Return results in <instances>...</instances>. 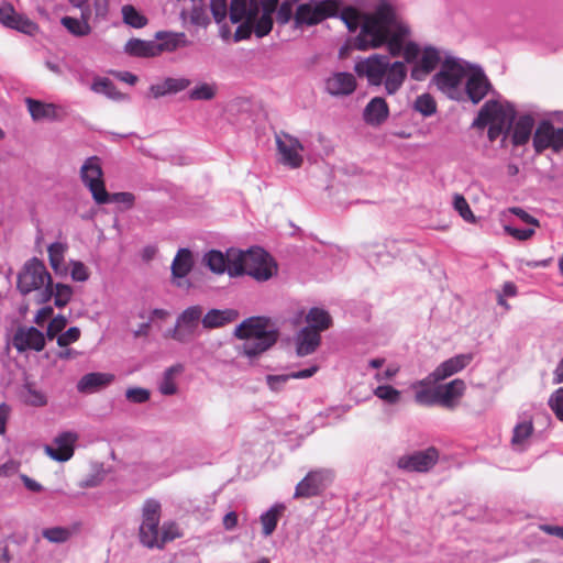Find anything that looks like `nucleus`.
<instances>
[{
  "label": "nucleus",
  "mask_w": 563,
  "mask_h": 563,
  "mask_svg": "<svg viewBox=\"0 0 563 563\" xmlns=\"http://www.w3.org/2000/svg\"><path fill=\"white\" fill-rule=\"evenodd\" d=\"M409 33L408 25L396 9L389 2L382 1L375 8V13L364 20L362 31L355 38V47L367 51L386 45L391 56L402 53L407 63H417L422 52L415 42H406Z\"/></svg>",
  "instance_id": "nucleus-1"
},
{
  "label": "nucleus",
  "mask_w": 563,
  "mask_h": 563,
  "mask_svg": "<svg viewBox=\"0 0 563 563\" xmlns=\"http://www.w3.org/2000/svg\"><path fill=\"white\" fill-rule=\"evenodd\" d=\"M202 262L214 274L227 272L231 277L249 275L257 282H266L277 274V264L261 247L249 251L229 249L225 254L211 250L205 254Z\"/></svg>",
  "instance_id": "nucleus-2"
},
{
  "label": "nucleus",
  "mask_w": 563,
  "mask_h": 563,
  "mask_svg": "<svg viewBox=\"0 0 563 563\" xmlns=\"http://www.w3.org/2000/svg\"><path fill=\"white\" fill-rule=\"evenodd\" d=\"M354 71L360 77H365L369 86L384 85L388 95L396 93L407 77L405 63L390 62L389 57L383 54L358 59L354 65Z\"/></svg>",
  "instance_id": "nucleus-3"
},
{
  "label": "nucleus",
  "mask_w": 563,
  "mask_h": 563,
  "mask_svg": "<svg viewBox=\"0 0 563 563\" xmlns=\"http://www.w3.org/2000/svg\"><path fill=\"white\" fill-rule=\"evenodd\" d=\"M234 334L243 340L239 346L242 354L254 357L267 351L277 340V332L268 319L252 317L239 324Z\"/></svg>",
  "instance_id": "nucleus-4"
},
{
  "label": "nucleus",
  "mask_w": 563,
  "mask_h": 563,
  "mask_svg": "<svg viewBox=\"0 0 563 563\" xmlns=\"http://www.w3.org/2000/svg\"><path fill=\"white\" fill-rule=\"evenodd\" d=\"M515 117L516 110L510 102L492 99L486 101L481 108L478 115L473 122V126L478 129L488 126L489 141L494 142L500 137L501 144H504Z\"/></svg>",
  "instance_id": "nucleus-5"
},
{
  "label": "nucleus",
  "mask_w": 563,
  "mask_h": 563,
  "mask_svg": "<svg viewBox=\"0 0 563 563\" xmlns=\"http://www.w3.org/2000/svg\"><path fill=\"white\" fill-rule=\"evenodd\" d=\"M466 63L460 58L448 56L440 71L433 76L432 82L449 98L460 100L463 96L462 85L467 75Z\"/></svg>",
  "instance_id": "nucleus-6"
},
{
  "label": "nucleus",
  "mask_w": 563,
  "mask_h": 563,
  "mask_svg": "<svg viewBox=\"0 0 563 563\" xmlns=\"http://www.w3.org/2000/svg\"><path fill=\"white\" fill-rule=\"evenodd\" d=\"M161 504L155 499H147L142 509V523L140 526V541L147 548H162L167 541L175 539V534H169L165 529L161 531Z\"/></svg>",
  "instance_id": "nucleus-7"
},
{
  "label": "nucleus",
  "mask_w": 563,
  "mask_h": 563,
  "mask_svg": "<svg viewBox=\"0 0 563 563\" xmlns=\"http://www.w3.org/2000/svg\"><path fill=\"white\" fill-rule=\"evenodd\" d=\"M338 0H309L297 7L294 16L295 27L319 24L339 12Z\"/></svg>",
  "instance_id": "nucleus-8"
},
{
  "label": "nucleus",
  "mask_w": 563,
  "mask_h": 563,
  "mask_svg": "<svg viewBox=\"0 0 563 563\" xmlns=\"http://www.w3.org/2000/svg\"><path fill=\"white\" fill-rule=\"evenodd\" d=\"M260 13L258 0H232L230 4V21L233 24L240 23L235 33L234 42L249 38L254 32L253 22Z\"/></svg>",
  "instance_id": "nucleus-9"
},
{
  "label": "nucleus",
  "mask_w": 563,
  "mask_h": 563,
  "mask_svg": "<svg viewBox=\"0 0 563 563\" xmlns=\"http://www.w3.org/2000/svg\"><path fill=\"white\" fill-rule=\"evenodd\" d=\"M71 296L73 288L66 284H53L44 264L37 261V301L47 302L54 299V305L63 308L70 301Z\"/></svg>",
  "instance_id": "nucleus-10"
},
{
  "label": "nucleus",
  "mask_w": 563,
  "mask_h": 563,
  "mask_svg": "<svg viewBox=\"0 0 563 563\" xmlns=\"http://www.w3.org/2000/svg\"><path fill=\"white\" fill-rule=\"evenodd\" d=\"M80 178L96 203H109L110 194L106 190L101 159L98 156H90L84 162L80 167Z\"/></svg>",
  "instance_id": "nucleus-11"
},
{
  "label": "nucleus",
  "mask_w": 563,
  "mask_h": 563,
  "mask_svg": "<svg viewBox=\"0 0 563 563\" xmlns=\"http://www.w3.org/2000/svg\"><path fill=\"white\" fill-rule=\"evenodd\" d=\"M202 308L200 306H190L185 309L176 320V324L170 330V336L177 342L188 343L198 334L199 323L202 319Z\"/></svg>",
  "instance_id": "nucleus-12"
},
{
  "label": "nucleus",
  "mask_w": 563,
  "mask_h": 563,
  "mask_svg": "<svg viewBox=\"0 0 563 563\" xmlns=\"http://www.w3.org/2000/svg\"><path fill=\"white\" fill-rule=\"evenodd\" d=\"M532 143L537 153L549 148L559 153L563 150V128H555L549 120H542L534 131Z\"/></svg>",
  "instance_id": "nucleus-13"
},
{
  "label": "nucleus",
  "mask_w": 563,
  "mask_h": 563,
  "mask_svg": "<svg viewBox=\"0 0 563 563\" xmlns=\"http://www.w3.org/2000/svg\"><path fill=\"white\" fill-rule=\"evenodd\" d=\"M278 161L291 169L299 168L303 163V146L298 139L288 133L276 134Z\"/></svg>",
  "instance_id": "nucleus-14"
},
{
  "label": "nucleus",
  "mask_w": 563,
  "mask_h": 563,
  "mask_svg": "<svg viewBox=\"0 0 563 563\" xmlns=\"http://www.w3.org/2000/svg\"><path fill=\"white\" fill-rule=\"evenodd\" d=\"M439 453L434 448L406 454L397 460V467L405 472H428L438 462Z\"/></svg>",
  "instance_id": "nucleus-15"
},
{
  "label": "nucleus",
  "mask_w": 563,
  "mask_h": 563,
  "mask_svg": "<svg viewBox=\"0 0 563 563\" xmlns=\"http://www.w3.org/2000/svg\"><path fill=\"white\" fill-rule=\"evenodd\" d=\"M77 440L76 432L65 431L59 433L51 444H46L44 451L52 460L66 462L73 457Z\"/></svg>",
  "instance_id": "nucleus-16"
},
{
  "label": "nucleus",
  "mask_w": 563,
  "mask_h": 563,
  "mask_svg": "<svg viewBox=\"0 0 563 563\" xmlns=\"http://www.w3.org/2000/svg\"><path fill=\"white\" fill-rule=\"evenodd\" d=\"M77 440L76 432L65 431L59 433L51 444H46L44 451L52 460L66 462L73 457Z\"/></svg>",
  "instance_id": "nucleus-17"
},
{
  "label": "nucleus",
  "mask_w": 563,
  "mask_h": 563,
  "mask_svg": "<svg viewBox=\"0 0 563 563\" xmlns=\"http://www.w3.org/2000/svg\"><path fill=\"white\" fill-rule=\"evenodd\" d=\"M332 481V472L319 470L309 472L296 486L295 497H311L318 495Z\"/></svg>",
  "instance_id": "nucleus-18"
},
{
  "label": "nucleus",
  "mask_w": 563,
  "mask_h": 563,
  "mask_svg": "<svg viewBox=\"0 0 563 563\" xmlns=\"http://www.w3.org/2000/svg\"><path fill=\"white\" fill-rule=\"evenodd\" d=\"M0 23L24 34L33 35L35 32V23L26 19L24 15L16 13L13 5L8 2H2L0 4Z\"/></svg>",
  "instance_id": "nucleus-19"
},
{
  "label": "nucleus",
  "mask_w": 563,
  "mask_h": 563,
  "mask_svg": "<svg viewBox=\"0 0 563 563\" xmlns=\"http://www.w3.org/2000/svg\"><path fill=\"white\" fill-rule=\"evenodd\" d=\"M356 78L353 74L336 71L325 79L324 89L331 96L343 97L352 95L356 89Z\"/></svg>",
  "instance_id": "nucleus-20"
},
{
  "label": "nucleus",
  "mask_w": 563,
  "mask_h": 563,
  "mask_svg": "<svg viewBox=\"0 0 563 563\" xmlns=\"http://www.w3.org/2000/svg\"><path fill=\"white\" fill-rule=\"evenodd\" d=\"M473 360V354H459L444 362H442L430 375L429 378L433 382L443 380L462 369H464Z\"/></svg>",
  "instance_id": "nucleus-21"
},
{
  "label": "nucleus",
  "mask_w": 563,
  "mask_h": 563,
  "mask_svg": "<svg viewBox=\"0 0 563 563\" xmlns=\"http://www.w3.org/2000/svg\"><path fill=\"white\" fill-rule=\"evenodd\" d=\"M441 60L440 52L433 47H426L420 58L411 69V77L415 80H424L426 77L438 66Z\"/></svg>",
  "instance_id": "nucleus-22"
},
{
  "label": "nucleus",
  "mask_w": 563,
  "mask_h": 563,
  "mask_svg": "<svg viewBox=\"0 0 563 563\" xmlns=\"http://www.w3.org/2000/svg\"><path fill=\"white\" fill-rule=\"evenodd\" d=\"M490 89V82L482 69H474L466 79L465 91L473 103H478Z\"/></svg>",
  "instance_id": "nucleus-23"
},
{
  "label": "nucleus",
  "mask_w": 563,
  "mask_h": 563,
  "mask_svg": "<svg viewBox=\"0 0 563 563\" xmlns=\"http://www.w3.org/2000/svg\"><path fill=\"white\" fill-rule=\"evenodd\" d=\"M260 13L253 22L254 33L257 37L267 35L273 27V13L276 10L278 0H258Z\"/></svg>",
  "instance_id": "nucleus-24"
},
{
  "label": "nucleus",
  "mask_w": 563,
  "mask_h": 563,
  "mask_svg": "<svg viewBox=\"0 0 563 563\" xmlns=\"http://www.w3.org/2000/svg\"><path fill=\"white\" fill-rule=\"evenodd\" d=\"M389 115L387 102L382 97H374L364 108L363 119L373 126L384 123Z\"/></svg>",
  "instance_id": "nucleus-25"
},
{
  "label": "nucleus",
  "mask_w": 563,
  "mask_h": 563,
  "mask_svg": "<svg viewBox=\"0 0 563 563\" xmlns=\"http://www.w3.org/2000/svg\"><path fill=\"white\" fill-rule=\"evenodd\" d=\"M114 380V375L110 373H88L77 383V389L82 394H92L107 387Z\"/></svg>",
  "instance_id": "nucleus-26"
},
{
  "label": "nucleus",
  "mask_w": 563,
  "mask_h": 563,
  "mask_svg": "<svg viewBox=\"0 0 563 563\" xmlns=\"http://www.w3.org/2000/svg\"><path fill=\"white\" fill-rule=\"evenodd\" d=\"M465 383L462 379H454L448 384L437 387L439 405L452 408L456 400L463 395Z\"/></svg>",
  "instance_id": "nucleus-27"
},
{
  "label": "nucleus",
  "mask_w": 563,
  "mask_h": 563,
  "mask_svg": "<svg viewBox=\"0 0 563 563\" xmlns=\"http://www.w3.org/2000/svg\"><path fill=\"white\" fill-rule=\"evenodd\" d=\"M191 81L185 77H168L159 84L152 85L150 91L154 98H161L166 95L177 93L190 86Z\"/></svg>",
  "instance_id": "nucleus-28"
},
{
  "label": "nucleus",
  "mask_w": 563,
  "mask_h": 563,
  "mask_svg": "<svg viewBox=\"0 0 563 563\" xmlns=\"http://www.w3.org/2000/svg\"><path fill=\"white\" fill-rule=\"evenodd\" d=\"M239 313L234 309H211L201 319L205 329L221 328L236 320Z\"/></svg>",
  "instance_id": "nucleus-29"
},
{
  "label": "nucleus",
  "mask_w": 563,
  "mask_h": 563,
  "mask_svg": "<svg viewBox=\"0 0 563 563\" xmlns=\"http://www.w3.org/2000/svg\"><path fill=\"white\" fill-rule=\"evenodd\" d=\"M533 433V423L531 419L519 421L512 430L511 446L515 451L522 452L530 445Z\"/></svg>",
  "instance_id": "nucleus-30"
},
{
  "label": "nucleus",
  "mask_w": 563,
  "mask_h": 563,
  "mask_svg": "<svg viewBox=\"0 0 563 563\" xmlns=\"http://www.w3.org/2000/svg\"><path fill=\"white\" fill-rule=\"evenodd\" d=\"M67 250V243L63 242H54L47 247L49 265L58 276H66L68 273V266L65 262V254Z\"/></svg>",
  "instance_id": "nucleus-31"
},
{
  "label": "nucleus",
  "mask_w": 563,
  "mask_h": 563,
  "mask_svg": "<svg viewBox=\"0 0 563 563\" xmlns=\"http://www.w3.org/2000/svg\"><path fill=\"white\" fill-rule=\"evenodd\" d=\"M124 52L134 57H155L159 55L156 41L131 38L124 45Z\"/></svg>",
  "instance_id": "nucleus-32"
},
{
  "label": "nucleus",
  "mask_w": 563,
  "mask_h": 563,
  "mask_svg": "<svg viewBox=\"0 0 563 563\" xmlns=\"http://www.w3.org/2000/svg\"><path fill=\"white\" fill-rule=\"evenodd\" d=\"M534 118L531 114L520 115L512 129V143L516 146L525 145L531 137Z\"/></svg>",
  "instance_id": "nucleus-33"
},
{
  "label": "nucleus",
  "mask_w": 563,
  "mask_h": 563,
  "mask_svg": "<svg viewBox=\"0 0 563 563\" xmlns=\"http://www.w3.org/2000/svg\"><path fill=\"white\" fill-rule=\"evenodd\" d=\"M184 372V365L180 363L167 367L158 383V390L164 396H173L177 393V377Z\"/></svg>",
  "instance_id": "nucleus-34"
},
{
  "label": "nucleus",
  "mask_w": 563,
  "mask_h": 563,
  "mask_svg": "<svg viewBox=\"0 0 563 563\" xmlns=\"http://www.w3.org/2000/svg\"><path fill=\"white\" fill-rule=\"evenodd\" d=\"M320 344V334L311 328H303L297 336V354L306 356L314 352Z\"/></svg>",
  "instance_id": "nucleus-35"
},
{
  "label": "nucleus",
  "mask_w": 563,
  "mask_h": 563,
  "mask_svg": "<svg viewBox=\"0 0 563 563\" xmlns=\"http://www.w3.org/2000/svg\"><path fill=\"white\" fill-rule=\"evenodd\" d=\"M16 287L22 295H27L35 290V256L27 260L22 271L18 274Z\"/></svg>",
  "instance_id": "nucleus-36"
},
{
  "label": "nucleus",
  "mask_w": 563,
  "mask_h": 563,
  "mask_svg": "<svg viewBox=\"0 0 563 563\" xmlns=\"http://www.w3.org/2000/svg\"><path fill=\"white\" fill-rule=\"evenodd\" d=\"M434 383L429 376L424 379L418 380L411 385V388L416 390L415 400L422 406H433L439 404L437 388L431 390L427 386Z\"/></svg>",
  "instance_id": "nucleus-37"
},
{
  "label": "nucleus",
  "mask_w": 563,
  "mask_h": 563,
  "mask_svg": "<svg viewBox=\"0 0 563 563\" xmlns=\"http://www.w3.org/2000/svg\"><path fill=\"white\" fill-rule=\"evenodd\" d=\"M90 18L89 9H80V19L64 16L62 24L74 35L84 36L90 33L88 20Z\"/></svg>",
  "instance_id": "nucleus-38"
},
{
  "label": "nucleus",
  "mask_w": 563,
  "mask_h": 563,
  "mask_svg": "<svg viewBox=\"0 0 563 563\" xmlns=\"http://www.w3.org/2000/svg\"><path fill=\"white\" fill-rule=\"evenodd\" d=\"M194 265L192 254L188 249H180L172 263L174 278H184L191 271Z\"/></svg>",
  "instance_id": "nucleus-39"
},
{
  "label": "nucleus",
  "mask_w": 563,
  "mask_h": 563,
  "mask_svg": "<svg viewBox=\"0 0 563 563\" xmlns=\"http://www.w3.org/2000/svg\"><path fill=\"white\" fill-rule=\"evenodd\" d=\"M67 319L63 314L54 317L47 325L46 333H42L37 330V352L42 351L45 346L46 339H56L65 329Z\"/></svg>",
  "instance_id": "nucleus-40"
},
{
  "label": "nucleus",
  "mask_w": 563,
  "mask_h": 563,
  "mask_svg": "<svg viewBox=\"0 0 563 563\" xmlns=\"http://www.w3.org/2000/svg\"><path fill=\"white\" fill-rule=\"evenodd\" d=\"M11 344L19 351L25 352L26 350L35 349V327H20L16 329Z\"/></svg>",
  "instance_id": "nucleus-41"
},
{
  "label": "nucleus",
  "mask_w": 563,
  "mask_h": 563,
  "mask_svg": "<svg viewBox=\"0 0 563 563\" xmlns=\"http://www.w3.org/2000/svg\"><path fill=\"white\" fill-rule=\"evenodd\" d=\"M156 45L159 49V55L164 52H174L181 45L185 38L184 33H172L159 31L155 34Z\"/></svg>",
  "instance_id": "nucleus-42"
},
{
  "label": "nucleus",
  "mask_w": 563,
  "mask_h": 563,
  "mask_svg": "<svg viewBox=\"0 0 563 563\" xmlns=\"http://www.w3.org/2000/svg\"><path fill=\"white\" fill-rule=\"evenodd\" d=\"M284 509L285 506L283 504H276L261 515L260 519L263 527V534L265 537H268L274 532Z\"/></svg>",
  "instance_id": "nucleus-43"
},
{
  "label": "nucleus",
  "mask_w": 563,
  "mask_h": 563,
  "mask_svg": "<svg viewBox=\"0 0 563 563\" xmlns=\"http://www.w3.org/2000/svg\"><path fill=\"white\" fill-rule=\"evenodd\" d=\"M218 91L216 82H199L189 92L188 98L194 101L212 100Z\"/></svg>",
  "instance_id": "nucleus-44"
},
{
  "label": "nucleus",
  "mask_w": 563,
  "mask_h": 563,
  "mask_svg": "<svg viewBox=\"0 0 563 563\" xmlns=\"http://www.w3.org/2000/svg\"><path fill=\"white\" fill-rule=\"evenodd\" d=\"M308 328L316 330L317 332L328 329L331 324V318L329 313L320 308H312L307 314Z\"/></svg>",
  "instance_id": "nucleus-45"
},
{
  "label": "nucleus",
  "mask_w": 563,
  "mask_h": 563,
  "mask_svg": "<svg viewBox=\"0 0 563 563\" xmlns=\"http://www.w3.org/2000/svg\"><path fill=\"white\" fill-rule=\"evenodd\" d=\"M375 13V10L371 13H360L354 8H345L341 12V19L347 26L350 31H355L360 26V32L362 31V26L364 20Z\"/></svg>",
  "instance_id": "nucleus-46"
},
{
  "label": "nucleus",
  "mask_w": 563,
  "mask_h": 563,
  "mask_svg": "<svg viewBox=\"0 0 563 563\" xmlns=\"http://www.w3.org/2000/svg\"><path fill=\"white\" fill-rule=\"evenodd\" d=\"M91 89L96 93H102L113 100L124 99V95L117 90L115 86L109 78H97L92 82Z\"/></svg>",
  "instance_id": "nucleus-47"
},
{
  "label": "nucleus",
  "mask_w": 563,
  "mask_h": 563,
  "mask_svg": "<svg viewBox=\"0 0 563 563\" xmlns=\"http://www.w3.org/2000/svg\"><path fill=\"white\" fill-rule=\"evenodd\" d=\"M122 16L125 24L135 29H141L147 24V19L129 4L122 7Z\"/></svg>",
  "instance_id": "nucleus-48"
},
{
  "label": "nucleus",
  "mask_w": 563,
  "mask_h": 563,
  "mask_svg": "<svg viewBox=\"0 0 563 563\" xmlns=\"http://www.w3.org/2000/svg\"><path fill=\"white\" fill-rule=\"evenodd\" d=\"M413 109L423 117H430L437 111L434 99L429 93L418 96L413 103Z\"/></svg>",
  "instance_id": "nucleus-49"
},
{
  "label": "nucleus",
  "mask_w": 563,
  "mask_h": 563,
  "mask_svg": "<svg viewBox=\"0 0 563 563\" xmlns=\"http://www.w3.org/2000/svg\"><path fill=\"white\" fill-rule=\"evenodd\" d=\"M373 393L377 398L390 405H395L400 400V391L390 385L377 386Z\"/></svg>",
  "instance_id": "nucleus-50"
},
{
  "label": "nucleus",
  "mask_w": 563,
  "mask_h": 563,
  "mask_svg": "<svg viewBox=\"0 0 563 563\" xmlns=\"http://www.w3.org/2000/svg\"><path fill=\"white\" fill-rule=\"evenodd\" d=\"M73 532L68 528L63 527H53L43 530V537L46 538L49 542L54 543H63L69 540Z\"/></svg>",
  "instance_id": "nucleus-51"
},
{
  "label": "nucleus",
  "mask_w": 563,
  "mask_h": 563,
  "mask_svg": "<svg viewBox=\"0 0 563 563\" xmlns=\"http://www.w3.org/2000/svg\"><path fill=\"white\" fill-rule=\"evenodd\" d=\"M453 206L454 209L459 212V214L467 222H474L475 218L470 208L468 202L462 195H454L453 197Z\"/></svg>",
  "instance_id": "nucleus-52"
},
{
  "label": "nucleus",
  "mask_w": 563,
  "mask_h": 563,
  "mask_svg": "<svg viewBox=\"0 0 563 563\" xmlns=\"http://www.w3.org/2000/svg\"><path fill=\"white\" fill-rule=\"evenodd\" d=\"M69 266L73 280L84 283L89 279V269L82 262L71 260Z\"/></svg>",
  "instance_id": "nucleus-53"
},
{
  "label": "nucleus",
  "mask_w": 563,
  "mask_h": 563,
  "mask_svg": "<svg viewBox=\"0 0 563 563\" xmlns=\"http://www.w3.org/2000/svg\"><path fill=\"white\" fill-rule=\"evenodd\" d=\"M210 10L214 21L221 24L225 21L228 15V1L227 0H210Z\"/></svg>",
  "instance_id": "nucleus-54"
},
{
  "label": "nucleus",
  "mask_w": 563,
  "mask_h": 563,
  "mask_svg": "<svg viewBox=\"0 0 563 563\" xmlns=\"http://www.w3.org/2000/svg\"><path fill=\"white\" fill-rule=\"evenodd\" d=\"M548 404L556 418L563 422V387L558 388L550 396Z\"/></svg>",
  "instance_id": "nucleus-55"
},
{
  "label": "nucleus",
  "mask_w": 563,
  "mask_h": 563,
  "mask_svg": "<svg viewBox=\"0 0 563 563\" xmlns=\"http://www.w3.org/2000/svg\"><path fill=\"white\" fill-rule=\"evenodd\" d=\"M80 338V330L77 327H71L67 331L62 332L57 338L56 342L58 346L66 347L69 344L78 341Z\"/></svg>",
  "instance_id": "nucleus-56"
},
{
  "label": "nucleus",
  "mask_w": 563,
  "mask_h": 563,
  "mask_svg": "<svg viewBox=\"0 0 563 563\" xmlns=\"http://www.w3.org/2000/svg\"><path fill=\"white\" fill-rule=\"evenodd\" d=\"M150 391L142 387L129 388L125 391V397L129 401L134 404H143L150 399Z\"/></svg>",
  "instance_id": "nucleus-57"
},
{
  "label": "nucleus",
  "mask_w": 563,
  "mask_h": 563,
  "mask_svg": "<svg viewBox=\"0 0 563 563\" xmlns=\"http://www.w3.org/2000/svg\"><path fill=\"white\" fill-rule=\"evenodd\" d=\"M62 109L57 108L52 103H43L37 101V120L44 119H56L60 115Z\"/></svg>",
  "instance_id": "nucleus-58"
},
{
  "label": "nucleus",
  "mask_w": 563,
  "mask_h": 563,
  "mask_svg": "<svg viewBox=\"0 0 563 563\" xmlns=\"http://www.w3.org/2000/svg\"><path fill=\"white\" fill-rule=\"evenodd\" d=\"M190 21L192 24L201 27H206L210 23L207 11L201 8L194 5L190 12Z\"/></svg>",
  "instance_id": "nucleus-59"
},
{
  "label": "nucleus",
  "mask_w": 563,
  "mask_h": 563,
  "mask_svg": "<svg viewBox=\"0 0 563 563\" xmlns=\"http://www.w3.org/2000/svg\"><path fill=\"white\" fill-rule=\"evenodd\" d=\"M505 231L511 235L512 238L519 240V241H527L529 240L536 232V228H525L519 229L515 228L512 225H505Z\"/></svg>",
  "instance_id": "nucleus-60"
},
{
  "label": "nucleus",
  "mask_w": 563,
  "mask_h": 563,
  "mask_svg": "<svg viewBox=\"0 0 563 563\" xmlns=\"http://www.w3.org/2000/svg\"><path fill=\"white\" fill-rule=\"evenodd\" d=\"M289 379H291L289 374L266 376V383L273 391L282 390Z\"/></svg>",
  "instance_id": "nucleus-61"
},
{
  "label": "nucleus",
  "mask_w": 563,
  "mask_h": 563,
  "mask_svg": "<svg viewBox=\"0 0 563 563\" xmlns=\"http://www.w3.org/2000/svg\"><path fill=\"white\" fill-rule=\"evenodd\" d=\"M292 15L295 16L292 5L289 2H283L277 10L276 19L279 24H286Z\"/></svg>",
  "instance_id": "nucleus-62"
},
{
  "label": "nucleus",
  "mask_w": 563,
  "mask_h": 563,
  "mask_svg": "<svg viewBox=\"0 0 563 563\" xmlns=\"http://www.w3.org/2000/svg\"><path fill=\"white\" fill-rule=\"evenodd\" d=\"M510 211L516 214L520 220H522L525 223L529 224L531 228L539 227V221L530 216L528 212H526L523 209L515 207L511 208Z\"/></svg>",
  "instance_id": "nucleus-63"
},
{
  "label": "nucleus",
  "mask_w": 563,
  "mask_h": 563,
  "mask_svg": "<svg viewBox=\"0 0 563 563\" xmlns=\"http://www.w3.org/2000/svg\"><path fill=\"white\" fill-rule=\"evenodd\" d=\"M399 372V367L396 365L388 366L384 372H379L375 375L377 382L390 380Z\"/></svg>",
  "instance_id": "nucleus-64"
}]
</instances>
